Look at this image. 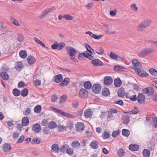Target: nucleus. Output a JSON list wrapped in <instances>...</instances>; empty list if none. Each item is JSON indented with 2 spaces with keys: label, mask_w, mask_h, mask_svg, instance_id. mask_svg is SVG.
<instances>
[{
  "label": "nucleus",
  "mask_w": 157,
  "mask_h": 157,
  "mask_svg": "<svg viewBox=\"0 0 157 157\" xmlns=\"http://www.w3.org/2000/svg\"><path fill=\"white\" fill-rule=\"evenodd\" d=\"M65 49L67 54L69 56V58L71 60L75 62H78L75 59L77 51L75 48L71 46H67L65 48Z\"/></svg>",
  "instance_id": "f257e3e1"
},
{
  "label": "nucleus",
  "mask_w": 157,
  "mask_h": 157,
  "mask_svg": "<svg viewBox=\"0 0 157 157\" xmlns=\"http://www.w3.org/2000/svg\"><path fill=\"white\" fill-rule=\"evenodd\" d=\"M152 23V21L149 19H146L142 21L137 26L136 29L139 31L142 32L145 28L148 27Z\"/></svg>",
  "instance_id": "f03ea898"
},
{
  "label": "nucleus",
  "mask_w": 157,
  "mask_h": 157,
  "mask_svg": "<svg viewBox=\"0 0 157 157\" xmlns=\"http://www.w3.org/2000/svg\"><path fill=\"white\" fill-rule=\"evenodd\" d=\"M153 51V50L151 48H144L139 53L138 56L140 58H143L148 55Z\"/></svg>",
  "instance_id": "7ed1b4c3"
},
{
  "label": "nucleus",
  "mask_w": 157,
  "mask_h": 157,
  "mask_svg": "<svg viewBox=\"0 0 157 157\" xmlns=\"http://www.w3.org/2000/svg\"><path fill=\"white\" fill-rule=\"evenodd\" d=\"M84 56L91 60L93 59V57L92 56L91 54L88 53L86 51L80 54L78 56V59H81Z\"/></svg>",
  "instance_id": "20e7f679"
},
{
  "label": "nucleus",
  "mask_w": 157,
  "mask_h": 157,
  "mask_svg": "<svg viewBox=\"0 0 157 157\" xmlns=\"http://www.w3.org/2000/svg\"><path fill=\"white\" fill-rule=\"evenodd\" d=\"M91 63L92 65L95 67H100L103 65V63L98 59H95L92 60Z\"/></svg>",
  "instance_id": "39448f33"
},
{
  "label": "nucleus",
  "mask_w": 157,
  "mask_h": 157,
  "mask_svg": "<svg viewBox=\"0 0 157 157\" xmlns=\"http://www.w3.org/2000/svg\"><path fill=\"white\" fill-rule=\"evenodd\" d=\"M140 68L136 69L135 71L137 74L140 76L143 77L147 76L148 74L145 71Z\"/></svg>",
  "instance_id": "423d86ee"
},
{
  "label": "nucleus",
  "mask_w": 157,
  "mask_h": 157,
  "mask_svg": "<svg viewBox=\"0 0 157 157\" xmlns=\"http://www.w3.org/2000/svg\"><path fill=\"white\" fill-rule=\"evenodd\" d=\"M113 82V79L110 76H106L104 78V83L106 86L111 84Z\"/></svg>",
  "instance_id": "0eeeda50"
},
{
  "label": "nucleus",
  "mask_w": 157,
  "mask_h": 157,
  "mask_svg": "<svg viewBox=\"0 0 157 157\" xmlns=\"http://www.w3.org/2000/svg\"><path fill=\"white\" fill-rule=\"evenodd\" d=\"M88 91L84 89H81L80 90L79 95L82 98H86L88 96Z\"/></svg>",
  "instance_id": "6e6552de"
},
{
  "label": "nucleus",
  "mask_w": 157,
  "mask_h": 157,
  "mask_svg": "<svg viewBox=\"0 0 157 157\" xmlns=\"http://www.w3.org/2000/svg\"><path fill=\"white\" fill-rule=\"evenodd\" d=\"M56 111L60 114L63 115V116L69 118H72L73 117V116L72 115L65 112L63 111L59 110L57 109H56Z\"/></svg>",
  "instance_id": "1a4fd4ad"
},
{
  "label": "nucleus",
  "mask_w": 157,
  "mask_h": 157,
  "mask_svg": "<svg viewBox=\"0 0 157 157\" xmlns=\"http://www.w3.org/2000/svg\"><path fill=\"white\" fill-rule=\"evenodd\" d=\"M75 126L76 129L78 131H81L83 130L84 128V125L82 123H77Z\"/></svg>",
  "instance_id": "9d476101"
},
{
  "label": "nucleus",
  "mask_w": 157,
  "mask_h": 157,
  "mask_svg": "<svg viewBox=\"0 0 157 157\" xmlns=\"http://www.w3.org/2000/svg\"><path fill=\"white\" fill-rule=\"evenodd\" d=\"M132 63L134 67L136 69L140 68L141 67V64L136 59H133L132 60Z\"/></svg>",
  "instance_id": "9b49d317"
},
{
  "label": "nucleus",
  "mask_w": 157,
  "mask_h": 157,
  "mask_svg": "<svg viewBox=\"0 0 157 157\" xmlns=\"http://www.w3.org/2000/svg\"><path fill=\"white\" fill-rule=\"evenodd\" d=\"M41 130V127L40 125L38 123H36L34 124L32 130L36 133L39 132Z\"/></svg>",
  "instance_id": "f8f14e48"
},
{
  "label": "nucleus",
  "mask_w": 157,
  "mask_h": 157,
  "mask_svg": "<svg viewBox=\"0 0 157 157\" xmlns=\"http://www.w3.org/2000/svg\"><path fill=\"white\" fill-rule=\"evenodd\" d=\"M84 114L86 118H90L92 116L93 112L91 109H87L85 110Z\"/></svg>",
  "instance_id": "ddd939ff"
},
{
  "label": "nucleus",
  "mask_w": 157,
  "mask_h": 157,
  "mask_svg": "<svg viewBox=\"0 0 157 157\" xmlns=\"http://www.w3.org/2000/svg\"><path fill=\"white\" fill-rule=\"evenodd\" d=\"M117 111L114 109H111L110 111H109L108 114L107 116V117L109 119H112L113 118L114 116L113 114L117 113Z\"/></svg>",
  "instance_id": "4468645a"
},
{
  "label": "nucleus",
  "mask_w": 157,
  "mask_h": 157,
  "mask_svg": "<svg viewBox=\"0 0 157 157\" xmlns=\"http://www.w3.org/2000/svg\"><path fill=\"white\" fill-rule=\"evenodd\" d=\"M109 56L111 59L116 60H120L121 59V58L120 56L113 52H110Z\"/></svg>",
  "instance_id": "2eb2a0df"
},
{
  "label": "nucleus",
  "mask_w": 157,
  "mask_h": 157,
  "mask_svg": "<svg viewBox=\"0 0 157 157\" xmlns=\"http://www.w3.org/2000/svg\"><path fill=\"white\" fill-rule=\"evenodd\" d=\"M92 89L94 93H98L101 90V86L98 84L94 85L92 86Z\"/></svg>",
  "instance_id": "dca6fc26"
},
{
  "label": "nucleus",
  "mask_w": 157,
  "mask_h": 157,
  "mask_svg": "<svg viewBox=\"0 0 157 157\" xmlns=\"http://www.w3.org/2000/svg\"><path fill=\"white\" fill-rule=\"evenodd\" d=\"M2 148L4 152H9L12 148L11 145L9 144L5 143L3 145Z\"/></svg>",
  "instance_id": "f3484780"
},
{
  "label": "nucleus",
  "mask_w": 157,
  "mask_h": 157,
  "mask_svg": "<svg viewBox=\"0 0 157 157\" xmlns=\"http://www.w3.org/2000/svg\"><path fill=\"white\" fill-rule=\"evenodd\" d=\"M153 91L150 87H146L143 89V92L145 94L151 95L153 94Z\"/></svg>",
  "instance_id": "a211bd4d"
},
{
  "label": "nucleus",
  "mask_w": 157,
  "mask_h": 157,
  "mask_svg": "<svg viewBox=\"0 0 157 157\" xmlns=\"http://www.w3.org/2000/svg\"><path fill=\"white\" fill-rule=\"evenodd\" d=\"M138 101L139 103L142 104L144 102L145 97L144 94L141 93L139 94L138 98Z\"/></svg>",
  "instance_id": "6ab92c4d"
},
{
  "label": "nucleus",
  "mask_w": 157,
  "mask_h": 157,
  "mask_svg": "<svg viewBox=\"0 0 157 157\" xmlns=\"http://www.w3.org/2000/svg\"><path fill=\"white\" fill-rule=\"evenodd\" d=\"M51 151L52 152L58 153L59 151V147L57 144H54L52 145Z\"/></svg>",
  "instance_id": "aec40b11"
},
{
  "label": "nucleus",
  "mask_w": 157,
  "mask_h": 157,
  "mask_svg": "<svg viewBox=\"0 0 157 157\" xmlns=\"http://www.w3.org/2000/svg\"><path fill=\"white\" fill-rule=\"evenodd\" d=\"M85 33L89 34L90 36L96 39H99L103 36L102 35H99L98 36H97L95 34H93V33L90 31L86 32Z\"/></svg>",
  "instance_id": "412c9836"
},
{
  "label": "nucleus",
  "mask_w": 157,
  "mask_h": 157,
  "mask_svg": "<svg viewBox=\"0 0 157 157\" xmlns=\"http://www.w3.org/2000/svg\"><path fill=\"white\" fill-rule=\"evenodd\" d=\"M29 120L27 117H24L22 118L21 123L22 126H27L29 124Z\"/></svg>",
  "instance_id": "4be33fe9"
},
{
  "label": "nucleus",
  "mask_w": 157,
  "mask_h": 157,
  "mask_svg": "<svg viewBox=\"0 0 157 157\" xmlns=\"http://www.w3.org/2000/svg\"><path fill=\"white\" fill-rule=\"evenodd\" d=\"M54 81L57 83H59L63 80V76L61 74L58 75L54 78Z\"/></svg>",
  "instance_id": "5701e85b"
},
{
  "label": "nucleus",
  "mask_w": 157,
  "mask_h": 157,
  "mask_svg": "<svg viewBox=\"0 0 157 157\" xmlns=\"http://www.w3.org/2000/svg\"><path fill=\"white\" fill-rule=\"evenodd\" d=\"M27 59L28 63L30 65L33 64L36 61L35 58L33 56H29Z\"/></svg>",
  "instance_id": "b1692460"
},
{
  "label": "nucleus",
  "mask_w": 157,
  "mask_h": 157,
  "mask_svg": "<svg viewBox=\"0 0 157 157\" xmlns=\"http://www.w3.org/2000/svg\"><path fill=\"white\" fill-rule=\"evenodd\" d=\"M149 71L152 76L155 78L157 79V71L156 70L151 68L149 69Z\"/></svg>",
  "instance_id": "393cba45"
},
{
  "label": "nucleus",
  "mask_w": 157,
  "mask_h": 157,
  "mask_svg": "<svg viewBox=\"0 0 157 157\" xmlns=\"http://www.w3.org/2000/svg\"><path fill=\"white\" fill-rule=\"evenodd\" d=\"M98 143L96 140L93 141L90 144V146L93 149H97L98 147Z\"/></svg>",
  "instance_id": "a878e982"
},
{
  "label": "nucleus",
  "mask_w": 157,
  "mask_h": 157,
  "mask_svg": "<svg viewBox=\"0 0 157 157\" xmlns=\"http://www.w3.org/2000/svg\"><path fill=\"white\" fill-rule=\"evenodd\" d=\"M53 9L50 8L48 9L47 10L45 11L40 16V18H43L48 14Z\"/></svg>",
  "instance_id": "bb28decb"
},
{
  "label": "nucleus",
  "mask_w": 157,
  "mask_h": 157,
  "mask_svg": "<svg viewBox=\"0 0 157 157\" xmlns=\"http://www.w3.org/2000/svg\"><path fill=\"white\" fill-rule=\"evenodd\" d=\"M121 84L122 82L120 79H116L114 80V85L116 87H120Z\"/></svg>",
  "instance_id": "cd10ccee"
},
{
  "label": "nucleus",
  "mask_w": 157,
  "mask_h": 157,
  "mask_svg": "<svg viewBox=\"0 0 157 157\" xmlns=\"http://www.w3.org/2000/svg\"><path fill=\"white\" fill-rule=\"evenodd\" d=\"M130 10L136 12L138 10V7L136 6V4L135 3H132L131 4L130 6Z\"/></svg>",
  "instance_id": "c85d7f7f"
},
{
  "label": "nucleus",
  "mask_w": 157,
  "mask_h": 157,
  "mask_svg": "<svg viewBox=\"0 0 157 157\" xmlns=\"http://www.w3.org/2000/svg\"><path fill=\"white\" fill-rule=\"evenodd\" d=\"M129 150L131 151H137L139 148L138 145L131 144L129 147Z\"/></svg>",
  "instance_id": "c756f323"
},
{
  "label": "nucleus",
  "mask_w": 157,
  "mask_h": 157,
  "mask_svg": "<svg viewBox=\"0 0 157 157\" xmlns=\"http://www.w3.org/2000/svg\"><path fill=\"white\" fill-rule=\"evenodd\" d=\"M57 50H59L63 49L65 46V44L64 42H61L59 43H57Z\"/></svg>",
  "instance_id": "7c9ffc66"
},
{
  "label": "nucleus",
  "mask_w": 157,
  "mask_h": 157,
  "mask_svg": "<svg viewBox=\"0 0 157 157\" xmlns=\"http://www.w3.org/2000/svg\"><path fill=\"white\" fill-rule=\"evenodd\" d=\"M56 123L54 121H51L48 125V127L51 129H53L56 128L57 127Z\"/></svg>",
  "instance_id": "2f4dec72"
},
{
  "label": "nucleus",
  "mask_w": 157,
  "mask_h": 157,
  "mask_svg": "<svg viewBox=\"0 0 157 157\" xmlns=\"http://www.w3.org/2000/svg\"><path fill=\"white\" fill-rule=\"evenodd\" d=\"M71 145L73 148H78L80 146L79 142L77 141H73Z\"/></svg>",
  "instance_id": "473e14b6"
},
{
  "label": "nucleus",
  "mask_w": 157,
  "mask_h": 157,
  "mask_svg": "<svg viewBox=\"0 0 157 157\" xmlns=\"http://www.w3.org/2000/svg\"><path fill=\"white\" fill-rule=\"evenodd\" d=\"M69 146L67 144L62 145L59 147V151L63 152L65 150L68 148Z\"/></svg>",
  "instance_id": "72a5a7b5"
},
{
  "label": "nucleus",
  "mask_w": 157,
  "mask_h": 157,
  "mask_svg": "<svg viewBox=\"0 0 157 157\" xmlns=\"http://www.w3.org/2000/svg\"><path fill=\"white\" fill-rule=\"evenodd\" d=\"M70 82V79L69 78H66L64 79L63 82L60 83L59 85L61 86H67L68 85Z\"/></svg>",
  "instance_id": "f704fd0d"
},
{
  "label": "nucleus",
  "mask_w": 157,
  "mask_h": 157,
  "mask_svg": "<svg viewBox=\"0 0 157 157\" xmlns=\"http://www.w3.org/2000/svg\"><path fill=\"white\" fill-rule=\"evenodd\" d=\"M23 65L21 62H18L17 65L15 67L16 70L18 71H20L21 69L23 68Z\"/></svg>",
  "instance_id": "c9c22d12"
},
{
  "label": "nucleus",
  "mask_w": 157,
  "mask_h": 157,
  "mask_svg": "<svg viewBox=\"0 0 157 157\" xmlns=\"http://www.w3.org/2000/svg\"><path fill=\"white\" fill-rule=\"evenodd\" d=\"M91 84L89 81L86 82L84 83V86L87 90H89L91 87Z\"/></svg>",
  "instance_id": "e433bc0d"
},
{
  "label": "nucleus",
  "mask_w": 157,
  "mask_h": 157,
  "mask_svg": "<svg viewBox=\"0 0 157 157\" xmlns=\"http://www.w3.org/2000/svg\"><path fill=\"white\" fill-rule=\"evenodd\" d=\"M143 154L144 157H149L150 155V152L148 149H144L143 151Z\"/></svg>",
  "instance_id": "4c0bfd02"
},
{
  "label": "nucleus",
  "mask_w": 157,
  "mask_h": 157,
  "mask_svg": "<svg viewBox=\"0 0 157 157\" xmlns=\"http://www.w3.org/2000/svg\"><path fill=\"white\" fill-rule=\"evenodd\" d=\"M85 45L87 51L90 53L92 54L94 52V50L90 46L87 44L85 43Z\"/></svg>",
  "instance_id": "58836bf2"
},
{
  "label": "nucleus",
  "mask_w": 157,
  "mask_h": 157,
  "mask_svg": "<svg viewBox=\"0 0 157 157\" xmlns=\"http://www.w3.org/2000/svg\"><path fill=\"white\" fill-rule=\"evenodd\" d=\"M122 133V135L126 137L130 135V132L129 130L126 129H123Z\"/></svg>",
  "instance_id": "ea45409f"
},
{
  "label": "nucleus",
  "mask_w": 157,
  "mask_h": 157,
  "mask_svg": "<svg viewBox=\"0 0 157 157\" xmlns=\"http://www.w3.org/2000/svg\"><path fill=\"white\" fill-rule=\"evenodd\" d=\"M20 56L22 58L25 59L27 56V54L26 51L24 50L21 51L19 53Z\"/></svg>",
  "instance_id": "a19ab883"
},
{
  "label": "nucleus",
  "mask_w": 157,
  "mask_h": 157,
  "mask_svg": "<svg viewBox=\"0 0 157 157\" xmlns=\"http://www.w3.org/2000/svg\"><path fill=\"white\" fill-rule=\"evenodd\" d=\"M10 20L11 22L14 25L16 26H19V24L18 23V21L14 18L13 17H10Z\"/></svg>",
  "instance_id": "79ce46f5"
},
{
  "label": "nucleus",
  "mask_w": 157,
  "mask_h": 157,
  "mask_svg": "<svg viewBox=\"0 0 157 157\" xmlns=\"http://www.w3.org/2000/svg\"><path fill=\"white\" fill-rule=\"evenodd\" d=\"M109 91L107 88H104L102 90V94L104 96H107L109 94Z\"/></svg>",
  "instance_id": "37998d69"
},
{
  "label": "nucleus",
  "mask_w": 157,
  "mask_h": 157,
  "mask_svg": "<svg viewBox=\"0 0 157 157\" xmlns=\"http://www.w3.org/2000/svg\"><path fill=\"white\" fill-rule=\"evenodd\" d=\"M129 117L128 116H124L122 117L123 123L125 124H128L129 121Z\"/></svg>",
  "instance_id": "c03bdc74"
},
{
  "label": "nucleus",
  "mask_w": 157,
  "mask_h": 157,
  "mask_svg": "<svg viewBox=\"0 0 157 157\" xmlns=\"http://www.w3.org/2000/svg\"><path fill=\"white\" fill-rule=\"evenodd\" d=\"M95 52L98 54L102 55L104 53V51L102 48L100 47L98 49H96Z\"/></svg>",
  "instance_id": "a18cd8bd"
},
{
  "label": "nucleus",
  "mask_w": 157,
  "mask_h": 157,
  "mask_svg": "<svg viewBox=\"0 0 157 157\" xmlns=\"http://www.w3.org/2000/svg\"><path fill=\"white\" fill-rule=\"evenodd\" d=\"M67 99V97L65 95H64L61 97L60 98L59 102L61 103H64L66 101Z\"/></svg>",
  "instance_id": "49530a36"
},
{
  "label": "nucleus",
  "mask_w": 157,
  "mask_h": 157,
  "mask_svg": "<svg viewBox=\"0 0 157 157\" xmlns=\"http://www.w3.org/2000/svg\"><path fill=\"white\" fill-rule=\"evenodd\" d=\"M24 36L21 33L18 34L17 39L19 42H22L24 40Z\"/></svg>",
  "instance_id": "de8ad7c7"
},
{
  "label": "nucleus",
  "mask_w": 157,
  "mask_h": 157,
  "mask_svg": "<svg viewBox=\"0 0 157 157\" xmlns=\"http://www.w3.org/2000/svg\"><path fill=\"white\" fill-rule=\"evenodd\" d=\"M117 154L119 156L122 157L124 155V151L122 148H121L117 151Z\"/></svg>",
  "instance_id": "09e8293b"
},
{
  "label": "nucleus",
  "mask_w": 157,
  "mask_h": 157,
  "mask_svg": "<svg viewBox=\"0 0 157 157\" xmlns=\"http://www.w3.org/2000/svg\"><path fill=\"white\" fill-rule=\"evenodd\" d=\"M13 94L15 96H18L20 94L21 92L17 89H15L13 90Z\"/></svg>",
  "instance_id": "8fccbe9b"
},
{
  "label": "nucleus",
  "mask_w": 157,
  "mask_h": 157,
  "mask_svg": "<svg viewBox=\"0 0 157 157\" xmlns=\"http://www.w3.org/2000/svg\"><path fill=\"white\" fill-rule=\"evenodd\" d=\"M1 76L4 80H7L9 78L8 75L5 72L2 73L1 74Z\"/></svg>",
  "instance_id": "3c124183"
},
{
  "label": "nucleus",
  "mask_w": 157,
  "mask_h": 157,
  "mask_svg": "<svg viewBox=\"0 0 157 157\" xmlns=\"http://www.w3.org/2000/svg\"><path fill=\"white\" fill-rule=\"evenodd\" d=\"M102 136L103 139H106L109 138L110 136V135L106 132H104L103 133Z\"/></svg>",
  "instance_id": "603ef678"
},
{
  "label": "nucleus",
  "mask_w": 157,
  "mask_h": 157,
  "mask_svg": "<svg viewBox=\"0 0 157 157\" xmlns=\"http://www.w3.org/2000/svg\"><path fill=\"white\" fill-rule=\"evenodd\" d=\"M41 110V107L40 105H38L36 106L34 109V112L36 113H40Z\"/></svg>",
  "instance_id": "864d4df0"
},
{
  "label": "nucleus",
  "mask_w": 157,
  "mask_h": 157,
  "mask_svg": "<svg viewBox=\"0 0 157 157\" xmlns=\"http://www.w3.org/2000/svg\"><path fill=\"white\" fill-rule=\"evenodd\" d=\"M28 93V90L27 89H25L21 91V94L23 97L27 96Z\"/></svg>",
  "instance_id": "5fc2aeb1"
},
{
  "label": "nucleus",
  "mask_w": 157,
  "mask_h": 157,
  "mask_svg": "<svg viewBox=\"0 0 157 157\" xmlns=\"http://www.w3.org/2000/svg\"><path fill=\"white\" fill-rule=\"evenodd\" d=\"M64 18L67 20H71L73 19L74 17L73 16L69 15L68 14L64 15Z\"/></svg>",
  "instance_id": "6e6d98bb"
},
{
  "label": "nucleus",
  "mask_w": 157,
  "mask_h": 157,
  "mask_svg": "<svg viewBox=\"0 0 157 157\" xmlns=\"http://www.w3.org/2000/svg\"><path fill=\"white\" fill-rule=\"evenodd\" d=\"M66 152L67 153L70 155H72L74 153V150L72 148H67Z\"/></svg>",
  "instance_id": "4d7b16f0"
},
{
  "label": "nucleus",
  "mask_w": 157,
  "mask_h": 157,
  "mask_svg": "<svg viewBox=\"0 0 157 157\" xmlns=\"http://www.w3.org/2000/svg\"><path fill=\"white\" fill-rule=\"evenodd\" d=\"M105 32L107 34H114L116 33L115 31H113L109 29H106Z\"/></svg>",
  "instance_id": "13d9d810"
},
{
  "label": "nucleus",
  "mask_w": 157,
  "mask_h": 157,
  "mask_svg": "<svg viewBox=\"0 0 157 157\" xmlns=\"http://www.w3.org/2000/svg\"><path fill=\"white\" fill-rule=\"evenodd\" d=\"M117 10L116 9H114L113 10L111 11L110 12L109 14L112 16H115L117 13Z\"/></svg>",
  "instance_id": "bf43d9fd"
},
{
  "label": "nucleus",
  "mask_w": 157,
  "mask_h": 157,
  "mask_svg": "<svg viewBox=\"0 0 157 157\" xmlns=\"http://www.w3.org/2000/svg\"><path fill=\"white\" fill-rule=\"evenodd\" d=\"M31 112V110L30 108H27L25 111L24 112V114L26 115H27L28 114H30Z\"/></svg>",
  "instance_id": "052dcab7"
},
{
  "label": "nucleus",
  "mask_w": 157,
  "mask_h": 157,
  "mask_svg": "<svg viewBox=\"0 0 157 157\" xmlns=\"http://www.w3.org/2000/svg\"><path fill=\"white\" fill-rule=\"evenodd\" d=\"M153 124L155 128H157V117H154L152 118Z\"/></svg>",
  "instance_id": "680f3d73"
},
{
  "label": "nucleus",
  "mask_w": 157,
  "mask_h": 157,
  "mask_svg": "<svg viewBox=\"0 0 157 157\" xmlns=\"http://www.w3.org/2000/svg\"><path fill=\"white\" fill-rule=\"evenodd\" d=\"M118 94L119 97H123L125 94V92L123 90H120L118 91Z\"/></svg>",
  "instance_id": "e2e57ef3"
},
{
  "label": "nucleus",
  "mask_w": 157,
  "mask_h": 157,
  "mask_svg": "<svg viewBox=\"0 0 157 157\" xmlns=\"http://www.w3.org/2000/svg\"><path fill=\"white\" fill-rule=\"evenodd\" d=\"M40 140L37 139H33L31 141V143L33 144H40Z\"/></svg>",
  "instance_id": "0e129e2a"
},
{
  "label": "nucleus",
  "mask_w": 157,
  "mask_h": 157,
  "mask_svg": "<svg viewBox=\"0 0 157 157\" xmlns=\"http://www.w3.org/2000/svg\"><path fill=\"white\" fill-rule=\"evenodd\" d=\"M67 127L64 126L60 125L58 126L59 131V132L63 131L64 130H66Z\"/></svg>",
  "instance_id": "69168bd1"
},
{
  "label": "nucleus",
  "mask_w": 157,
  "mask_h": 157,
  "mask_svg": "<svg viewBox=\"0 0 157 157\" xmlns=\"http://www.w3.org/2000/svg\"><path fill=\"white\" fill-rule=\"evenodd\" d=\"M119 134V131H114L112 133V136L113 137H116Z\"/></svg>",
  "instance_id": "338daca9"
},
{
  "label": "nucleus",
  "mask_w": 157,
  "mask_h": 157,
  "mask_svg": "<svg viewBox=\"0 0 157 157\" xmlns=\"http://www.w3.org/2000/svg\"><path fill=\"white\" fill-rule=\"evenodd\" d=\"M93 5L94 3L93 2H90L86 5V7L87 9H90L93 6Z\"/></svg>",
  "instance_id": "774afa93"
}]
</instances>
